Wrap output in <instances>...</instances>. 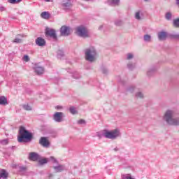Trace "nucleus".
<instances>
[{"label": "nucleus", "mask_w": 179, "mask_h": 179, "mask_svg": "<svg viewBox=\"0 0 179 179\" xmlns=\"http://www.w3.org/2000/svg\"><path fill=\"white\" fill-rule=\"evenodd\" d=\"M41 16L43 19H50V13L44 11L41 13Z\"/></svg>", "instance_id": "nucleus-21"}, {"label": "nucleus", "mask_w": 179, "mask_h": 179, "mask_svg": "<svg viewBox=\"0 0 179 179\" xmlns=\"http://www.w3.org/2000/svg\"><path fill=\"white\" fill-rule=\"evenodd\" d=\"M103 29V25L99 26V30H101Z\"/></svg>", "instance_id": "nucleus-47"}, {"label": "nucleus", "mask_w": 179, "mask_h": 179, "mask_svg": "<svg viewBox=\"0 0 179 179\" xmlns=\"http://www.w3.org/2000/svg\"><path fill=\"white\" fill-rule=\"evenodd\" d=\"M60 33L61 36H64V37H66L71 34V27L68 26H62L60 28Z\"/></svg>", "instance_id": "nucleus-7"}, {"label": "nucleus", "mask_w": 179, "mask_h": 179, "mask_svg": "<svg viewBox=\"0 0 179 179\" xmlns=\"http://www.w3.org/2000/svg\"><path fill=\"white\" fill-rule=\"evenodd\" d=\"M62 118H64V113L62 112H56L53 115V120L56 122H62Z\"/></svg>", "instance_id": "nucleus-8"}, {"label": "nucleus", "mask_w": 179, "mask_h": 179, "mask_svg": "<svg viewBox=\"0 0 179 179\" xmlns=\"http://www.w3.org/2000/svg\"><path fill=\"white\" fill-rule=\"evenodd\" d=\"M163 121L172 127H179V114L176 109H168L164 113Z\"/></svg>", "instance_id": "nucleus-1"}, {"label": "nucleus", "mask_w": 179, "mask_h": 179, "mask_svg": "<svg viewBox=\"0 0 179 179\" xmlns=\"http://www.w3.org/2000/svg\"><path fill=\"white\" fill-rule=\"evenodd\" d=\"M134 57L135 55H134V53H127L126 55L127 61H131V59H134Z\"/></svg>", "instance_id": "nucleus-22"}, {"label": "nucleus", "mask_w": 179, "mask_h": 179, "mask_svg": "<svg viewBox=\"0 0 179 179\" xmlns=\"http://www.w3.org/2000/svg\"><path fill=\"white\" fill-rule=\"evenodd\" d=\"M45 2H50V0H44Z\"/></svg>", "instance_id": "nucleus-50"}, {"label": "nucleus", "mask_w": 179, "mask_h": 179, "mask_svg": "<svg viewBox=\"0 0 179 179\" xmlns=\"http://www.w3.org/2000/svg\"><path fill=\"white\" fill-rule=\"evenodd\" d=\"M27 168L26 166H20V171H26Z\"/></svg>", "instance_id": "nucleus-43"}, {"label": "nucleus", "mask_w": 179, "mask_h": 179, "mask_svg": "<svg viewBox=\"0 0 179 179\" xmlns=\"http://www.w3.org/2000/svg\"><path fill=\"white\" fill-rule=\"evenodd\" d=\"M135 66H136V63H128L127 64V68L130 70L134 69L135 68Z\"/></svg>", "instance_id": "nucleus-26"}, {"label": "nucleus", "mask_w": 179, "mask_h": 179, "mask_svg": "<svg viewBox=\"0 0 179 179\" xmlns=\"http://www.w3.org/2000/svg\"><path fill=\"white\" fill-rule=\"evenodd\" d=\"M115 26H122V21L121 20H116L115 21Z\"/></svg>", "instance_id": "nucleus-31"}, {"label": "nucleus", "mask_w": 179, "mask_h": 179, "mask_svg": "<svg viewBox=\"0 0 179 179\" xmlns=\"http://www.w3.org/2000/svg\"><path fill=\"white\" fill-rule=\"evenodd\" d=\"M97 50H96V48L94 47H90L87 48L85 50V61H87L88 62H96L97 61Z\"/></svg>", "instance_id": "nucleus-3"}, {"label": "nucleus", "mask_w": 179, "mask_h": 179, "mask_svg": "<svg viewBox=\"0 0 179 179\" xmlns=\"http://www.w3.org/2000/svg\"><path fill=\"white\" fill-rule=\"evenodd\" d=\"M62 6L64 8V10H69L71 8H72V1L71 0H68L66 1H64Z\"/></svg>", "instance_id": "nucleus-13"}, {"label": "nucleus", "mask_w": 179, "mask_h": 179, "mask_svg": "<svg viewBox=\"0 0 179 179\" xmlns=\"http://www.w3.org/2000/svg\"><path fill=\"white\" fill-rule=\"evenodd\" d=\"M168 34L165 31H161L158 32L157 37L159 41H165L167 39Z\"/></svg>", "instance_id": "nucleus-9"}, {"label": "nucleus", "mask_w": 179, "mask_h": 179, "mask_svg": "<svg viewBox=\"0 0 179 179\" xmlns=\"http://www.w3.org/2000/svg\"><path fill=\"white\" fill-rule=\"evenodd\" d=\"M53 169H54V170H55V171L57 173H59V172L64 171V170H65V166L64 165H59L57 166H54Z\"/></svg>", "instance_id": "nucleus-19"}, {"label": "nucleus", "mask_w": 179, "mask_h": 179, "mask_svg": "<svg viewBox=\"0 0 179 179\" xmlns=\"http://www.w3.org/2000/svg\"><path fill=\"white\" fill-rule=\"evenodd\" d=\"M9 173L5 169H0V179H8Z\"/></svg>", "instance_id": "nucleus-15"}, {"label": "nucleus", "mask_w": 179, "mask_h": 179, "mask_svg": "<svg viewBox=\"0 0 179 179\" xmlns=\"http://www.w3.org/2000/svg\"><path fill=\"white\" fill-rule=\"evenodd\" d=\"M123 179H135V178H133L131 174H127L123 176Z\"/></svg>", "instance_id": "nucleus-37"}, {"label": "nucleus", "mask_w": 179, "mask_h": 179, "mask_svg": "<svg viewBox=\"0 0 179 179\" xmlns=\"http://www.w3.org/2000/svg\"><path fill=\"white\" fill-rule=\"evenodd\" d=\"M49 160L52 162V163H55L56 164H58V160H57V159H55L54 157H50L49 158Z\"/></svg>", "instance_id": "nucleus-38"}, {"label": "nucleus", "mask_w": 179, "mask_h": 179, "mask_svg": "<svg viewBox=\"0 0 179 179\" xmlns=\"http://www.w3.org/2000/svg\"><path fill=\"white\" fill-rule=\"evenodd\" d=\"M172 14L170 12H168L165 14V18L166 20H171Z\"/></svg>", "instance_id": "nucleus-28"}, {"label": "nucleus", "mask_w": 179, "mask_h": 179, "mask_svg": "<svg viewBox=\"0 0 179 179\" xmlns=\"http://www.w3.org/2000/svg\"><path fill=\"white\" fill-rule=\"evenodd\" d=\"M143 40L145 43H152V36L150 34H145L143 36Z\"/></svg>", "instance_id": "nucleus-20"}, {"label": "nucleus", "mask_w": 179, "mask_h": 179, "mask_svg": "<svg viewBox=\"0 0 179 179\" xmlns=\"http://www.w3.org/2000/svg\"><path fill=\"white\" fill-rule=\"evenodd\" d=\"M96 136L99 138V139H101V138H106V139L114 140L117 139V138H119V136H121V132L118 129H115L111 131L105 129L102 131L97 132Z\"/></svg>", "instance_id": "nucleus-2"}, {"label": "nucleus", "mask_w": 179, "mask_h": 179, "mask_svg": "<svg viewBox=\"0 0 179 179\" xmlns=\"http://www.w3.org/2000/svg\"><path fill=\"white\" fill-rule=\"evenodd\" d=\"M108 4L111 6H117L120 5V0H108Z\"/></svg>", "instance_id": "nucleus-18"}, {"label": "nucleus", "mask_w": 179, "mask_h": 179, "mask_svg": "<svg viewBox=\"0 0 179 179\" xmlns=\"http://www.w3.org/2000/svg\"><path fill=\"white\" fill-rule=\"evenodd\" d=\"M144 2H149V0H144Z\"/></svg>", "instance_id": "nucleus-51"}, {"label": "nucleus", "mask_w": 179, "mask_h": 179, "mask_svg": "<svg viewBox=\"0 0 179 179\" xmlns=\"http://www.w3.org/2000/svg\"><path fill=\"white\" fill-rule=\"evenodd\" d=\"M84 1H85L86 2H87V1H90V0H84Z\"/></svg>", "instance_id": "nucleus-52"}, {"label": "nucleus", "mask_w": 179, "mask_h": 179, "mask_svg": "<svg viewBox=\"0 0 179 179\" xmlns=\"http://www.w3.org/2000/svg\"><path fill=\"white\" fill-rule=\"evenodd\" d=\"M22 59L25 62H29V61H30V57H29V55H24Z\"/></svg>", "instance_id": "nucleus-40"}, {"label": "nucleus", "mask_w": 179, "mask_h": 179, "mask_svg": "<svg viewBox=\"0 0 179 179\" xmlns=\"http://www.w3.org/2000/svg\"><path fill=\"white\" fill-rule=\"evenodd\" d=\"M155 71H156V69H149V70L148 71L147 75H148V76H152V73H155Z\"/></svg>", "instance_id": "nucleus-29"}, {"label": "nucleus", "mask_w": 179, "mask_h": 179, "mask_svg": "<svg viewBox=\"0 0 179 179\" xmlns=\"http://www.w3.org/2000/svg\"><path fill=\"white\" fill-rule=\"evenodd\" d=\"M69 112L71 114H73V115H75V114H78V110H76V108L75 106H71L69 108Z\"/></svg>", "instance_id": "nucleus-23"}, {"label": "nucleus", "mask_w": 179, "mask_h": 179, "mask_svg": "<svg viewBox=\"0 0 179 179\" xmlns=\"http://www.w3.org/2000/svg\"><path fill=\"white\" fill-rule=\"evenodd\" d=\"M33 70L36 75H43V73H44V67L38 63L34 64Z\"/></svg>", "instance_id": "nucleus-6"}, {"label": "nucleus", "mask_w": 179, "mask_h": 179, "mask_svg": "<svg viewBox=\"0 0 179 179\" xmlns=\"http://www.w3.org/2000/svg\"><path fill=\"white\" fill-rule=\"evenodd\" d=\"M78 124H80V125L86 124V121H85V120H80L78 121Z\"/></svg>", "instance_id": "nucleus-42"}, {"label": "nucleus", "mask_w": 179, "mask_h": 179, "mask_svg": "<svg viewBox=\"0 0 179 179\" xmlns=\"http://www.w3.org/2000/svg\"><path fill=\"white\" fill-rule=\"evenodd\" d=\"M101 72L104 75H107L108 73V69H107V68H106V67H102L101 68Z\"/></svg>", "instance_id": "nucleus-34"}, {"label": "nucleus", "mask_w": 179, "mask_h": 179, "mask_svg": "<svg viewBox=\"0 0 179 179\" xmlns=\"http://www.w3.org/2000/svg\"><path fill=\"white\" fill-rule=\"evenodd\" d=\"M56 108H57V110H61V108H62V106H56Z\"/></svg>", "instance_id": "nucleus-45"}, {"label": "nucleus", "mask_w": 179, "mask_h": 179, "mask_svg": "<svg viewBox=\"0 0 179 179\" xmlns=\"http://www.w3.org/2000/svg\"><path fill=\"white\" fill-rule=\"evenodd\" d=\"M33 135L29 131L26 130L24 127H20V136H18V142L23 143L26 141H31Z\"/></svg>", "instance_id": "nucleus-4"}, {"label": "nucleus", "mask_w": 179, "mask_h": 179, "mask_svg": "<svg viewBox=\"0 0 179 179\" xmlns=\"http://www.w3.org/2000/svg\"><path fill=\"white\" fill-rule=\"evenodd\" d=\"M173 27H179V18L173 20Z\"/></svg>", "instance_id": "nucleus-27"}, {"label": "nucleus", "mask_w": 179, "mask_h": 179, "mask_svg": "<svg viewBox=\"0 0 179 179\" xmlns=\"http://www.w3.org/2000/svg\"><path fill=\"white\" fill-rule=\"evenodd\" d=\"M1 10H5V8L1 7Z\"/></svg>", "instance_id": "nucleus-49"}, {"label": "nucleus", "mask_w": 179, "mask_h": 179, "mask_svg": "<svg viewBox=\"0 0 179 179\" xmlns=\"http://www.w3.org/2000/svg\"><path fill=\"white\" fill-rule=\"evenodd\" d=\"M23 108H24V110H26L27 111H31V106H30L29 105H24Z\"/></svg>", "instance_id": "nucleus-36"}, {"label": "nucleus", "mask_w": 179, "mask_h": 179, "mask_svg": "<svg viewBox=\"0 0 179 179\" xmlns=\"http://www.w3.org/2000/svg\"><path fill=\"white\" fill-rule=\"evenodd\" d=\"M35 44L38 45V47H45L46 44L45 39L42 37H38L35 41Z\"/></svg>", "instance_id": "nucleus-10"}, {"label": "nucleus", "mask_w": 179, "mask_h": 179, "mask_svg": "<svg viewBox=\"0 0 179 179\" xmlns=\"http://www.w3.org/2000/svg\"><path fill=\"white\" fill-rule=\"evenodd\" d=\"M62 57H64V51L58 50L57 51V57L58 58H62Z\"/></svg>", "instance_id": "nucleus-32"}, {"label": "nucleus", "mask_w": 179, "mask_h": 179, "mask_svg": "<svg viewBox=\"0 0 179 179\" xmlns=\"http://www.w3.org/2000/svg\"><path fill=\"white\" fill-rule=\"evenodd\" d=\"M8 98L5 96H0V106H8Z\"/></svg>", "instance_id": "nucleus-16"}, {"label": "nucleus", "mask_w": 179, "mask_h": 179, "mask_svg": "<svg viewBox=\"0 0 179 179\" xmlns=\"http://www.w3.org/2000/svg\"><path fill=\"white\" fill-rule=\"evenodd\" d=\"M169 37L173 38L174 40H179V34H171Z\"/></svg>", "instance_id": "nucleus-25"}, {"label": "nucleus", "mask_w": 179, "mask_h": 179, "mask_svg": "<svg viewBox=\"0 0 179 179\" xmlns=\"http://www.w3.org/2000/svg\"><path fill=\"white\" fill-rule=\"evenodd\" d=\"M46 34L53 38V40H57V33L55 29H48L46 30Z\"/></svg>", "instance_id": "nucleus-11"}, {"label": "nucleus", "mask_w": 179, "mask_h": 179, "mask_svg": "<svg viewBox=\"0 0 179 179\" xmlns=\"http://www.w3.org/2000/svg\"><path fill=\"white\" fill-rule=\"evenodd\" d=\"M8 2H9V3L15 4L22 2V0H8Z\"/></svg>", "instance_id": "nucleus-30"}, {"label": "nucleus", "mask_w": 179, "mask_h": 179, "mask_svg": "<svg viewBox=\"0 0 179 179\" xmlns=\"http://www.w3.org/2000/svg\"><path fill=\"white\" fill-rule=\"evenodd\" d=\"M134 90H135V87L131 86L130 87H129L128 89V92H130L131 93H132V92H134Z\"/></svg>", "instance_id": "nucleus-44"}, {"label": "nucleus", "mask_w": 179, "mask_h": 179, "mask_svg": "<svg viewBox=\"0 0 179 179\" xmlns=\"http://www.w3.org/2000/svg\"><path fill=\"white\" fill-rule=\"evenodd\" d=\"M39 143L41 146H43V148H50V141H48L46 137H41Z\"/></svg>", "instance_id": "nucleus-12"}, {"label": "nucleus", "mask_w": 179, "mask_h": 179, "mask_svg": "<svg viewBox=\"0 0 179 179\" xmlns=\"http://www.w3.org/2000/svg\"><path fill=\"white\" fill-rule=\"evenodd\" d=\"M0 143L1 145H8V143H9V141H8V139L0 140Z\"/></svg>", "instance_id": "nucleus-39"}, {"label": "nucleus", "mask_w": 179, "mask_h": 179, "mask_svg": "<svg viewBox=\"0 0 179 179\" xmlns=\"http://www.w3.org/2000/svg\"><path fill=\"white\" fill-rule=\"evenodd\" d=\"M176 5H178L179 6V0H176Z\"/></svg>", "instance_id": "nucleus-48"}, {"label": "nucleus", "mask_w": 179, "mask_h": 179, "mask_svg": "<svg viewBox=\"0 0 179 179\" xmlns=\"http://www.w3.org/2000/svg\"><path fill=\"white\" fill-rule=\"evenodd\" d=\"M29 159L32 160V162H37V160H40V155L36 152H31Z\"/></svg>", "instance_id": "nucleus-14"}, {"label": "nucleus", "mask_w": 179, "mask_h": 179, "mask_svg": "<svg viewBox=\"0 0 179 179\" xmlns=\"http://www.w3.org/2000/svg\"><path fill=\"white\" fill-rule=\"evenodd\" d=\"M76 33L79 37L83 38H87L89 37V30L83 25H80L76 28Z\"/></svg>", "instance_id": "nucleus-5"}, {"label": "nucleus", "mask_w": 179, "mask_h": 179, "mask_svg": "<svg viewBox=\"0 0 179 179\" xmlns=\"http://www.w3.org/2000/svg\"><path fill=\"white\" fill-rule=\"evenodd\" d=\"M38 163L41 166H43V164H47V163H48V159L44 158L42 159H39Z\"/></svg>", "instance_id": "nucleus-24"}, {"label": "nucleus", "mask_w": 179, "mask_h": 179, "mask_svg": "<svg viewBox=\"0 0 179 179\" xmlns=\"http://www.w3.org/2000/svg\"><path fill=\"white\" fill-rule=\"evenodd\" d=\"M136 96L138 99H143V93H142L141 92H138L136 94Z\"/></svg>", "instance_id": "nucleus-33"}, {"label": "nucleus", "mask_w": 179, "mask_h": 179, "mask_svg": "<svg viewBox=\"0 0 179 179\" xmlns=\"http://www.w3.org/2000/svg\"><path fill=\"white\" fill-rule=\"evenodd\" d=\"M114 150H115V152H118V150H120V149L116 147L115 148H114Z\"/></svg>", "instance_id": "nucleus-46"}, {"label": "nucleus", "mask_w": 179, "mask_h": 179, "mask_svg": "<svg viewBox=\"0 0 179 179\" xmlns=\"http://www.w3.org/2000/svg\"><path fill=\"white\" fill-rule=\"evenodd\" d=\"M73 78H74V79H80V74H79V73H78V72H76L73 73Z\"/></svg>", "instance_id": "nucleus-35"}, {"label": "nucleus", "mask_w": 179, "mask_h": 179, "mask_svg": "<svg viewBox=\"0 0 179 179\" xmlns=\"http://www.w3.org/2000/svg\"><path fill=\"white\" fill-rule=\"evenodd\" d=\"M134 17L136 19V20H142V18L143 17V13L141 10H138L134 14Z\"/></svg>", "instance_id": "nucleus-17"}, {"label": "nucleus", "mask_w": 179, "mask_h": 179, "mask_svg": "<svg viewBox=\"0 0 179 179\" xmlns=\"http://www.w3.org/2000/svg\"><path fill=\"white\" fill-rule=\"evenodd\" d=\"M13 43H22V39L19 38H15Z\"/></svg>", "instance_id": "nucleus-41"}]
</instances>
